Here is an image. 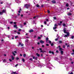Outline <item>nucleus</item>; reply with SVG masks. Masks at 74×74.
Segmentation results:
<instances>
[{"label": "nucleus", "instance_id": "obj_1", "mask_svg": "<svg viewBox=\"0 0 74 74\" xmlns=\"http://www.w3.org/2000/svg\"><path fill=\"white\" fill-rule=\"evenodd\" d=\"M5 12H6V10H3L2 11V12H0V14L3 15V13H5Z\"/></svg>", "mask_w": 74, "mask_h": 74}, {"label": "nucleus", "instance_id": "obj_2", "mask_svg": "<svg viewBox=\"0 0 74 74\" xmlns=\"http://www.w3.org/2000/svg\"><path fill=\"white\" fill-rule=\"evenodd\" d=\"M54 26H55V27H53V30H55V29H56L57 28V27H56V26H58V25L56 24H55Z\"/></svg>", "mask_w": 74, "mask_h": 74}, {"label": "nucleus", "instance_id": "obj_3", "mask_svg": "<svg viewBox=\"0 0 74 74\" xmlns=\"http://www.w3.org/2000/svg\"><path fill=\"white\" fill-rule=\"evenodd\" d=\"M25 7H26L27 8H28L30 7V5L28 4L25 5Z\"/></svg>", "mask_w": 74, "mask_h": 74}, {"label": "nucleus", "instance_id": "obj_4", "mask_svg": "<svg viewBox=\"0 0 74 74\" xmlns=\"http://www.w3.org/2000/svg\"><path fill=\"white\" fill-rule=\"evenodd\" d=\"M19 45H21L22 47H23V44H22V43L21 42H19L18 44V47L19 46Z\"/></svg>", "mask_w": 74, "mask_h": 74}, {"label": "nucleus", "instance_id": "obj_5", "mask_svg": "<svg viewBox=\"0 0 74 74\" xmlns=\"http://www.w3.org/2000/svg\"><path fill=\"white\" fill-rule=\"evenodd\" d=\"M15 53H16V51H14L12 52V54L14 56H15Z\"/></svg>", "mask_w": 74, "mask_h": 74}, {"label": "nucleus", "instance_id": "obj_6", "mask_svg": "<svg viewBox=\"0 0 74 74\" xmlns=\"http://www.w3.org/2000/svg\"><path fill=\"white\" fill-rule=\"evenodd\" d=\"M11 58L12 59V60H14L15 57H14V56H11Z\"/></svg>", "mask_w": 74, "mask_h": 74}, {"label": "nucleus", "instance_id": "obj_7", "mask_svg": "<svg viewBox=\"0 0 74 74\" xmlns=\"http://www.w3.org/2000/svg\"><path fill=\"white\" fill-rule=\"evenodd\" d=\"M39 50L41 51H40V52H42L43 53L44 52H45V51H43L42 50V49L41 48H40L39 49Z\"/></svg>", "mask_w": 74, "mask_h": 74}, {"label": "nucleus", "instance_id": "obj_8", "mask_svg": "<svg viewBox=\"0 0 74 74\" xmlns=\"http://www.w3.org/2000/svg\"><path fill=\"white\" fill-rule=\"evenodd\" d=\"M49 53H52L53 55H54V53L53 52L51 51H49Z\"/></svg>", "mask_w": 74, "mask_h": 74}, {"label": "nucleus", "instance_id": "obj_9", "mask_svg": "<svg viewBox=\"0 0 74 74\" xmlns=\"http://www.w3.org/2000/svg\"><path fill=\"white\" fill-rule=\"evenodd\" d=\"M40 42L42 44H44V42L42 40H40Z\"/></svg>", "mask_w": 74, "mask_h": 74}, {"label": "nucleus", "instance_id": "obj_10", "mask_svg": "<svg viewBox=\"0 0 74 74\" xmlns=\"http://www.w3.org/2000/svg\"><path fill=\"white\" fill-rule=\"evenodd\" d=\"M29 33H32V32H33V30L31 29L29 30Z\"/></svg>", "mask_w": 74, "mask_h": 74}, {"label": "nucleus", "instance_id": "obj_11", "mask_svg": "<svg viewBox=\"0 0 74 74\" xmlns=\"http://www.w3.org/2000/svg\"><path fill=\"white\" fill-rule=\"evenodd\" d=\"M66 30V29L65 28H64V32L65 33H67Z\"/></svg>", "mask_w": 74, "mask_h": 74}, {"label": "nucleus", "instance_id": "obj_12", "mask_svg": "<svg viewBox=\"0 0 74 74\" xmlns=\"http://www.w3.org/2000/svg\"><path fill=\"white\" fill-rule=\"evenodd\" d=\"M3 62L5 63L7 62V60L6 59H4Z\"/></svg>", "mask_w": 74, "mask_h": 74}, {"label": "nucleus", "instance_id": "obj_13", "mask_svg": "<svg viewBox=\"0 0 74 74\" xmlns=\"http://www.w3.org/2000/svg\"><path fill=\"white\" fill-rule=\"evenodd\" d=\"M70 34V33L69 32H66V35L67 36H69Z\"/></svg>", "mask_w": 74, "mask_h": 74}, {"label": "nucleus", "instance_id": "obj_14", "mask_svg": "<svg viewBox=\"0 0 74 74\" xmlns=\"http://www.w3.org/2000/svg\"><path fill=\"white\" fill-rule=\"evenodd\" d=\"M52 2L53 3H56V1H55V0H53L52 1Z\"/></svg>", "mask_w": 74, "mask_h": 74}, {"label": "nucleus", "instance_id": "obj_15", "mask_svg": "<svg viewBox=\"0 0 74 74\" xmlns=\"http://www.w3.org/2000/svg\"><path fill=\"white\" fill-rule=\"evenodd\" d=\"M60 23H59L58 24V25H59L60 26V25H61V23H62V22L61 21H60Z\"/></svg>", "mask_w": 74, "mask_h": 74}, {"label": "nucleus", "instance_id": "obj_16", "mask_svg": "<svg viewBox=\"0 0 74 74\" xmlns=\"http://www.w3.org/2000/svg\"><path fill=\"white\" fill-rule=\"evenodd\" d=\"M61 55L63 54V51H61Z\"/></svg>", "mask_w": 74, "mask_h": 74}, {"label": "nucleus", "instance_id": "obj_17", "mask_svg": "<svg viewBox=\"0 0 74 74\" xmlns=\"http://www.w3.org/2000/svg\"><path fill=\"white\" fill-rule=\"evenodd\" d=\"M59 49V50L61 51H62V50H63V49H62V48H60Z\"/></svg>", "mask_w": 74, "mask_h": 74}, {"label": "nucleus", "instance_id": "obj_18", "mask_svg": "<svg viewBox=\"0 0 74 74\" xmlns=\"http://www.w3.org/2000/svg\"><path fill=\"white\" fill-rule=\"evenodd\" d=\"M36 55L38 57L40 56V54H38V53H36Z\"/></svg>", "mask_w": 74, "mask_h": 74}, {"label": "nucleus", "instance_id": "obj_19", "mask_svg": "<svg viewBox=\"0 0 74 74\" xmlns=\"http://www.w3.org/2000/svg\"><path fill=\"white\" fill-rule=\"evenodd\" d=\"M23 57H24V58L26 57V54H24L23 55Z\"/></svg>", "mask_w": 74, "mask_h": 74}, {"label": "nucleus", "instance_id": "obj_20", "mask_svg": "<svg viewBox=\"0 0 74 74\" xmlns=\"http://www.w3.org/2000/svg\"><path fill=\"white\" fill-rule=\"evenodd\" d=\"M16 26H17V25H16V24L14 25V27H16Z\"/></svg>", "mask_w": 74, "mask_h": 74}, {"label": "nucleus", "instance_id": "obj_21", "mask_svg": "<svg viewBox=\"0 0 74 74\" xmlns=\"http://www.w3.org/2000/svg\"><path fill=\"white\" fill-rule=\"evenodd\" d=\"M38 40H40V39H41V37H40V36L38 37Z\"/></svg>", "mask_w": 74, "mask_h": 74}, {"label": "nucleus", "instance_id": "obj_22", "mask_svg": "<svg viewBox=\"0 0 74 74\" xmlns=\"http://www.w3.org/2000/svg\"><path fill=\"white\" fill-rule=\"evenodd\" d=\"M63 26H64V27H65V26H66V24L64 23H63Z\"/></svg>", "mask_w": 74, "mask_h": 74}, {"label": "nucleus", "instance_id": "obj_23", "mask_svg": "<svg viewBox=\"0 0 74 74\" xmlns=\"http://www.w3.org/2000/svg\"><path fill=\"white\" fill-rule=\"evenodd\" d=\"M22 61H23V62H24L25 60V59H24L22 58Z\"/></svg>", "mask_w": 74, "mask_h": 74}, {"label": "nucleus", "instance_id": "obj_24", "mask_svg": "<svg viewBox=\"0 0 74 74\" xmlns=\"http://www.w3.org/2000/svg\"><path fill=\"white\" fill-rule=\"evenodd\" d=\"M53 18L54 20H56V17H54Z\"/></svg>", "mask_w": 74, "mask_h": 74}, {"label": "nucleus", "instance_id": "obj_25", "mask_svg": "<svg viewBox=\"0 0 74 74\" xmlns=\"http://www.w3.org/2000/svg\"><path fill=\"white\" fill-rule=\"evenodd\" d=\"M66 7H68V6H69V4L67 3V4H66Z\"/></svg>", "mask_w": 74, "mask_h": 74}, {"label": "nucleus", "instance_id": "obj_26", "mask_svg": "<svg viewBox=\"0 0 74 74\" xmlns=\"http://www.w3.org/2000/svg\"><path fill=\"white\" fill-rule=\"evenodd\" d=\"M36 6L37 7H40V6L39 5H36Z\"/></svg>", "mask_w": 74, "mask_h": 74}, {"label": "nucleus", "instance_id": "obj_27", "mask_svg": "<svg viewBox=\"0 0 74 74\" xmlns=\"http://www.w3.org/2000/svg\"><path fill=\"white\" fill-rule=\"evenodd\" d=\"M59 43H62V41H59Z\"/></svg>", "mask_w": 74, "mask_h": 74}, {"label": "nucleus", "instance_id": "obj_28", "mask_svg": "<svg viewBox=\"0 0 74 74\" xmlns=\"http://www.w3.org/2000/svg\"><path fill=\"white\" fill-rule=\"evenodd\" d=\"M73 38L74 36H72L71 37V38H72V39H73Z\"/></svg>", "mask_w": 74, "mask_h": 74}, {"label": "nucleus", "instance_id": "obj_29", "mask_svg": "<svg viewBox=\"0 0 74 74\" xmlns=\"http://www.w3.org/2000/svg\"><path fill=\"white\" fill-rule=\"evenodd\" d=\"M16 60H19V58L18 57H16Z\"/></svg>", "mask_w": 74, "mask_h": 74}, {"label": "nucleus", "instance_id": "obj_30", "mask_svg": "<svg viewBox=\"0 0 74 74\" xmlns=\"http://www.w3.org/2000/svg\"><path fill=\"white\" fill-rule=\"evenodd\" d=\"M64 37H67V35H65V36H64Z\"/></svg>", "mask_w": 74, "mask_h": 74}, {"label": "nucleus", "instance_id": "obj_31", "mask_svg": "<svg viewBox=\"0 0 74 74\" xmlns=\"http://www.w3.org/2000/svg\"><path fill=\"white\" fill-rule=\"evenodd\" d=\"M49 41V43L50 44H51V41H50V40H48Z\"/></svg>", "mask_w": 74, "mask_h": 74}, {"label": "nucleus", "instance_id": "obj_32", "mask_svg": "<svg viewBox=\"0 0 74 74\" xmlns=\"http://www.w3.org/2000/svg\"><path fill=\"white\" fill-rule=\"evenodd\" d=\"M68 15H71V14L70 13H69L68 14Z\"/></svg>", "mask_w": 74, "mask_h": 74}, {"label": "nucleus", "instance_id": "obj_33", "mask_svg": "<svg viewBox=\"0 0 74 74\" xmlns=\"http://www.w3.org/2000/svg\"><path fill=\"white\" fill-rule=\"evenodd\" d=\"M29 60L31 61H33V59L32 58H30Z\"/></svg>", "mask_w": 74, "mask_h": 74}, {"label": "nucleus", "instance_id": "obj_34", "mask_svg": "<svg viewBox=\"0 0 74 74\" xmlns=\"http://www.w3.org/2000/svg\"><path fill=\"white\" fill-rule=\"evenodd\" d=\"M18 36H16L15 37V38L16 39V38H18Z\"/></svg>", "mask_w": 74, "mask_h": 74}, {"label": "nucleus", "instance_id": "obj_35", "mask_svg": "<svg viewBox=\"0 0 74 74\" xmlns=\"http://www.w3.org/2000/svg\"><path fill=\"white\" fill-rule=\"evenodd\" d=\"M51 46H52H52H53V43H51Z\"/></svg>", "mask_w": 74, "mask_h": 74}, {"label": "nucleus", "instance_id": "obj_36", "mask_svg": "<svg viewBox=\"0 0 74 74\" xmlns=\"http://www.w3.org/2000/svg\"><path fill=\"white\" fill-rule=\"evenodd\" d=\"M38 58H37V57H36L35 58V60H37Z\"/></svg>", "mask_w": 74, "mask_h": 74}, {"label": "nucleus", "instance_id": "obj_37", "mask_svg": "<svg viewBox=\"0 0 74 74\" xmlns=\"http://www.w3.org/2000/svg\"><path fill=\"white\" fill-rule=\"evenodd\" d=\"M46 41H47L48 40V38H47L46 39Z\"/></svg>", "mask_w": 74, "mask_h": 74}, {"label": "nucleus", "instance_id": "obj_38", "mask_svg": "<svg viewBox=\"0 0 74 74\" xmlns=\"http://www.w3.org/2000/svg\"><path fill=\"white\" fill-rule=\"evenodd\" d=\"M9 61H10V62H12V60L9 59Z\"/></svg>", "mask_w": 74, "mask_h": 74}, {"label": "nucleus", "instance_id": "obj_39", "mask_svg": "<svg viewBox=\"0 0 74 74\" xmlns=\"http://www.w3.org/2000/svg\"><path fill=\"white\" fill-rule=\"evenodd\" d=\"M47 12L48 13H49V12H50V11H49V10H47Z\"/></svg>", "mask_w": 74, "mask_h": 74}, {"label": "nucleus", "instance_id": "obj_40", "mask_svg": "<svg viewBox=\"0 0 74 74\" xmlns=\"http://www.w3.org/2000/svg\"><path fill=\"white\" fill-rule=\"evenodd\" d=\"M63 48H65V45H63Z\"/></svg>", "mask_w": 74, "mask_h": 74}, {"label": "nucleus", "instance_id": "obj_41", "mask_svg": "<svg viewBox=\"0 0 74 74\" xmlns=\"http://www.w3.org/2000/svg\"><path fill=\"white\" fill-rule=\"evenodd\" d=\"M21 30H21V29H18V31L19 32H20V31H21Z\"/></svg>", "mask_w": 74, "mask_h": 74}, {"label": "nucleus", "instance_id": "obj_42", "mask_svg": "<svg viewBox=\"0 0 74 74\" xmlns=\"http://www.w3.org/2000/svg\"><path fill=\"white\" fill-rule=\"evenodd\" d=\"M44 24H46V23H47V22H46V21H45L44 22Z\"/></svg>", "mask_w": 74, "mask_h": 74}, {"label": "nucleus", "instance_id": "obj_43", "mask_svg": "<svg viewBox=\"0 0 74 74\" xmlns=\"http://www.w3.org/2000/svg\"><path fill=\"white\" fill-rule=\"evenodd\" d=\"M17 34H20V32H17Z\"/></svg>", "mask_w": 74, "mask_h": 74}, {"label": "nucleus", "instance_id": "obj_44", "mask_svg": "<svg viewBox=\"0 0 74 74\" xmlns=\"http://www.w3.org/2000/svg\"><path fill=\"white\" fill-rule=\"evenodd\" d=\"M10 24H12V23H13V22H10Z\"/></svg>", "mask_w": 74, "mask_h": 74}, {"label": "nucleus", "instance_id": "obj_45", "mask_svg": "<svg viewBox=\"0 0 74 74\" xmlns=\"http://www.w3.org/2000/svg\"><path fill=\"white\" fill-rule=\"evenodd\" d=\"M46 46H49V45L48 44H46Z\"/></svg>", "mask_w": 74, "mask_h": 74}, {"label": "nucleus", "instance_id": "obj_46", "mask_svg": "<svg viewBox=\"0 0 74 74\" xmlns=\"http://www.w3.org/2000/svg\"><path fill=\"white\" fill-rule=\"evenodd\" d=\"M26 23H24V25H26Z\"/></svg>", "mask_w": 74, "mask_h": 74}, {"label": "nucleus", "instance_id": "obj_47", "mask_svg": "<svg viewBox=\"0 0 74 74\" xmlns=\"http://www.w3.org/2000/svg\"><path fill=\"white\" fill-rule=\"evenodd\" d=\"M28 41V40H25V42H27Z\"/></svg>", "mask_w": 74, "mask_h": 74}, {"label": "nucleus", "instance_id": "obj_48", "mask_svg": "<svg viewBox=\"0 0 74 74\" xmlns=\"http://www.w3.org/2000/svg\"><path fill=\"white\" fill-rule=\"evenodd\" d=\"M58 40V38L56 39L55 41H57Z\"/></svg>", "mask_w": 74, "mask_h": 74}, {"label": "nucleus", "instance_id": "obj_49", "mask_svg": "<svg viewBox=\"0 0 74 74\" xmlns=\"http://www.w3.org/2000/svg\"><path fill=\"white\" fill-rule=\"evenodd\" d=\"M56 52L57 53H58L59 52V51H58L57 50L56 51Z\"/></svg>", "mask_w": 74, "mask_h": 74}, {"label": "nucleus", "instance_id": "obj_50", "mask_svg": "<svg viewBox=\"0 0 74 74\" xmlns=\"http://www.w3.org/2000/svg\"><path fill=\"white\" fill-rule=\"evenodd\" d=\"M36 36H35L34 37V38H36Z\"/></svg>", "mask_w": 74, "mask_h": 74}, {"label": "nucleus", "instance_id": "obj_51", "mask_svg": "<svg viewBox=\"0 0 74 74\" xmlns=\"http://www.w3.org/2000/svg\"><path fill=\"white\" fill-rule=\"evenodd\" d=\"M18 66V64H16L15 65V67H16V66Z\"/></svg>", "mask_w": 74, "mask_h": 74}, {"label": "nucleus", "instance_id": "obj_52", "mask_svg": "<svg viewBox=\"0 0 74 74\" xmlns=\"http://www.w3.org/2000/svg\"><path fill=\"white\" fill-rule=\"evenodd\" d=\"M20 56H22V54H20Z\"/></svg>", "mask_w": 74, "mask_h": 74}, {"label": "nucleus", "instance_id": "obj_53", "mask_svg": "<svg viewBox=\"0 0 74 74\" xmlns=\"http://www.w3.org/2000/svg\"><path fill=\"white\" fill-rule=\"evenodd\" d=\"M37 44H38V45H39V44H40V42H38L37 43Z\"/></svg>", "mask_w": 74, "mask_h": 74}, {"label": "nucleus", "instance_id": "obj_54", "mask_svg": "<svg viewBox=\"0 0 74 74\" xmlns=\"http://www.w3.org/2000/svg\"><path fill=\"white\" fill-rule=\"evenodd\" d=\"M33 59H35V57H33Z\"/></svg>", "mask_w": 74, "mask_h": 74}, {"label": "nucleus", "instance_id": "obj_55", "mask_svg": "<svg viewBox=\"0 0 74 74\" xmlns=\"http://www.w3.org/2000/svg\"><path fill=\"white\" fill-rule=\"evenodd\" d=\"M45 46H44V45H42V47H44Z\"/></svg>", "mask_w": 74, "mask_h": 74}, {"label": "nucleus", "instance_id": "obj_56", "mask_svg": "<svg viewBox=\"0 0 74 74\" xmlns=\"http://www.w3.org/2000/svg\"><path fill=\"white\" fill-rule=\"evenodd\" d=\"M16 24V23L14 22V24Z\"/></svg>", "mask_w": 74, "mask_h": 74}, {"label": "nucleus", "instance_id": "obj_57", "mask_svg": "<svg viewBox=\"0 0 74 74\" xmlns=\"http://www.w3.org/2000/svg\"><path fill=\"white\" fill-rule=\"evenodd\" d=\"M73 72H71L70 74H73Z\"/></svg>", "mask_w": 74, "mask_h": 74}, {"label": "nucleus", "instance_id": "obj_58", "mask_svg": "<svg viewBox=\"0 0 74 74\" xmlns=\"http://www.w3.org/2000/svg\"><path fill=\"white\" fill-rule=\"evenodd\" d=\"M41 56H43V54H41Z\"/></svg>", "mask_w": 74, "mask_h": 74}, {"label": "nucleus", "instance_id": "obj_59", "mask_svg": "<svg viewBox=\"0 0 74 74\" xmlns=\"http://www.w3.org/2000/svg\"><path fill=\"white\" fill-rule=\"evenodd\" d=\"M36 16H35V17H34V18H36Z\"/></svg>", "mask_w": 74, "mask_h": 74}, {"label": "nucleus", "instance_id": "obj_60", "mask_svg": "<svg viewBox=\"0 0 74 74\" xmlns=\"http://www.w3.org/2000/svg\"><path fill=\"white\" fill-rule=\"evenodd\" d=\"M67 47H70V45H68L67 46Z\"/></svg>", "mask_w": 74, "mask_h": 74}, {"label": "nucleus", "instance_id": "obj_61", "mask_svg": "<svg viewBox=\"0 0 74 74\" xmlns=\"http://www.w3.org/2000/svg\"><path fill=\"white\" fill-rule=\"evenodd\" d=\"M18 12H19V13H21V11H18Z\"/></svg>", "mask_w": 74, "mask_h": 74}, {"label": "nucleus", "instance_id": "obj_62", "mask_svg": "<svg viewBox=\"0 0 74 74\" xmlns=\"http://www.w3.org/2000/svg\"><path fill=\"white\" fill-rule=\"evenodd\" d=\"M34 47H32V49H34Z\"/></svg>", "mask_w": 74, "mask_h": 74}, {"label": "nucleus", "instance_id": "obj_63", "mask_svg": "<svg viewBox=\"0 0 74 74\" xmlns=\"http://www.w3.org/2000/svg\"><path fill=\"white\" fill-rule=\"evenodd\" d=\"M23 15H21V17H22L23 16Z\"/></svg>", "mask_w": 74, "mask_h": 74}, {"label": "nucleus", "instance_id": "obj_64", "mask_svg": "<svg viewBox=\"0 0 74 74\" xmlns=\"http://www.w3.org/2000/svg\"><path fill=\"white\" fill-rule=\"evenodd\" d=\"M65 45H67V43H65Z\"/></svg>", "mask_w": 74, "mask_h": 74}]
</instances>
